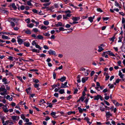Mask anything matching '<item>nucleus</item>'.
<instances>
[{
    "instance_id": "1",
    "label": "nucleus",
    "mask_w": 125,
    "mask_h": 125,
    "mask_svg": "<svg viewBox=\"0 0 125 125\" xmlns=\"http://www.w3.org/2000/svg\"><path fill=\"white\" fill-rule=\"evenodd\" d=\"M1 92L0 93V94L1 95H7V90L4 88H3L1 87L0 88V92Z\"/></svg>"
},
{
    "instance_id": "2",
    "label": "nucleus",
    "mask_w": 125,
    "mask_h": 125,
    "mask_svg": "<svg viewBox=\"0 0 125 125\" xmlns=\"http://www.w3.org/2000/svg\"><path fill=\"white\" fill-rule=\"evenodd\" d=\"M67 83L68 82H65L64 84H63L62 83L60 88H63L66 87H68V86L67 85Z\"/></svg>"
},
{
    "instance_id": "3",
    "label": "nucleus",
    "mask_w": 125,
    "mask_h": 125,
    "mask_svg": "<svg viewBox=\"0 0 125 125\" xmlns=\"http://www.w3.org/2000/svg\"><path fill=\"white\" fill-rule=\"evenodd\" d=\"M56 112H52L51 114V115L54 118H57V117L56 116Z\"/></svg>"
},
{
    "instance_id": "4",
    "label": "nucleus",
    "mask_w": 125,
    "mask_h": 125,
    "mask_svg": "<svg viewBox=\"0 0 125 125\" xmlns=\"http://www.w3.org/2000/svg\"><path fill=\"white\" fill-rule=\"evenodd\" d=\"M18 40L17 41L18 43L20 44H21L22 43L23 41L20 38H19L18 37H17Z\"/></svg>"
},
{
    "instance_id": "5",
    "label": "nucleus",
    "mask_w": 125,
    "mask_h": 125,
    "mask_svg": "<svg viewBox=\"0 0 125 125\" xmlns=\"http://www.w3.org/2000/svg\"><path fill=\"white\" fill-rule=\"evenodd\" d=\"M66 79V77L65 76H63L61 78L59 79L58 80H60L62 82H63V81L65 80Z\"/></svg>"
},
{
    "instance_id": "6",
    "label": "nucleus",
    "mask_w": 125,
    "mask_h": 125,
    "mask_svg": "<svg viewBox=\"0 0 125 125\" xmlns=\"http://www.w3.org/2000/svg\"><path fill=\"white\" fill-rule=\"evenodd\" d=\"M88 78V77H86L85 78H83L82 79V82L83 83H84L86 81V80H87Z\"/></svg>"
},
{
    "instance_id": "7",
    "label": "nucleus",
    "mask_w": 125,
    "mask_h": 125,
    "mask_svg": "<svg viewBox=\"0 0 125 125\" xmlns=\"http://www.w3.org/2000/svg\"><path fill=\"white\" fill-rule=\"evenodd\" d=\"M48 52H49L50 54L55 55V51H53L51 50H50L49 51H48Z\"/></svg>"
},
{
    "instance_id": "8",
    "label": "nucleus",
    "mask_w": 125,
    "mask_h": 125,
    "mask_svg": "<svg viewBox=\"0 0 125 125\" xmlns=\"http://www.w3.org/2000/svg\"><path fill=\"white\" fill-rule=\"evenodd\" d=\"M11 118L13 120H17L19 119V117L16 116H12Z\"/></svg>"
},
{
    "instance_id": "9",
    "label": "nucleus",
    "mask_w": 125,
    "mask_h": 125,
    "mask_svg": "<svg viewBox=\"0 0 125 125\" xmlns=\"http://www.w3.org/2000/svg\"><path fill=\"white\" fill-rule=\"evenodd\" d=\"M55 25L56 27H58L60 26H62V23L60 22H58L57 24H55Z\"/></svg>"
},
{
    "instance_id": "10",
    "label": "nucleus",
    "mask_w": 125,
    "mask_h": 125,
    "mask_svg": "<svg viewBox=\"0 0 125 125\" xmlns=\"http://www.w3.org/2000/svg\"><path fill=\"white\" fill-rule=\"evenodd\" d=\"M74 21H77L78 20L80 19V18L79 17H73L72 19Z\"/></svg>"
},
{
    "instance_id": "11",
    "label": "nucleus",
    "mask_w": 125,
    "mask_h": 125,
    "mask_svg": "<svg viewBox=\"0 0 125 125\" xmlns=\"http://www.w3.org/2000/svg\"><path fill=\"white\" fill-rule=\"evenodd\" d=\"M89 119L88 117H85L84 118V120H86L87 121V123L89 124V125H90L91 124V122H90L89 121Z\"/></svg>"
},
{
    "instance_id": "12",
    "label": "nucleus",
    "mask_w": 125,
    "mask_h": 125,
    "mask_svg": "<svg viewBox=\"0 0 125 125\" xmlns=\"http://www.w3.org/2000/svg\"><path fill=\"white\" fill-rule=\"evenodd\" d=\"M24 45L26 47H28L30 46V44L28 42H25L24 43Z\"/></svg>"
},
{
    "instance_id": "13",
    "label": "nucleus",
    "mask_w": 125,
    "mask_h": 125,
    "mask_svg": "<svg viewBox=\"0 0 125 125\" xmlns=\"http://www.w3.org/2000/svg\"><path fill=\"white\" fill-rule=\"evenodd\" d=\"M100 95H97V96H94V100H98L99 98Z\"/></svg>"
},
{
    "instance_id": "14",
    "label": "nucleus",
    "mask_w": 125,
    "mask_h": 125,
    "mask_svg": "<svg viewBox=\"0 0 125 125\" xmlns=\"http://www.w3.org/2000/svg\"><path fill=\"white\" fill-rule=\"evenodd\" d=\"M119 75L120 76V77L121 78H123V77L124 76V75L122 74V73L120 71L119 72Z\"/></svg>"
},
{
    "instance_id": "15",
    "label": "nucleus",
    "mask_w": 125,
    "mask_h": 125,
    "mask_svg": "<svg viewBox=\"0 0 125 125\" xmlns=\"http://www.w3.org/2000/svg\"><path fill=\"white\" fill-rule=\"evenodd\" d=\"M2 38L3 39H9L10 38H8V36H5L4 35H2Z\"/></svg>"
},
{
    "instance_id": "16",
    "label": "nucleus",
    "mask_w": 125,
    "mask_h": 125,
    "mask_svg": "<svg viewBox=\"0 0 125 125\" xmlns=\"http://www.w3.org/2000/svg\"><path fill=\"white\" fill-rule=\"evenodd\" d=\"M59 93L61 94H62L64 93V89H60L59 91Z\"/></svg>"
},
{
    "instance_id": "17",
    "label": "nucleus",
    "mask_w": 125,
    "mask_h": 125,
    "mask_svg": "<svg viewBox=\"0 0 125 125\" xmlns=\"http://www.w3.org/2000/svg\"><path fill=\"white\" fill-rule=\"evenodd\" d=\"M34 24H33V23H30V24H28L27 26L30 27V28H31L33 26H34Z\"/></svg>"
},
{
    "instance_id": "18",
    "label": "nucleus",
    "mask_w": 125,
    "mask_h": 125,
    "mask_svg": "<svg viewBox=\"0 0 125 125\" xmlns=\"http://www.w3.org/2000/svg\"><path fill=\"white\" fill-rule=\"evenodd\" d=\"M115 34H115L114 35V36L112 38H110V40L111 41H112L113 42L114 41V40L115 38Z\"/></svg>"
},
{
    "instance_id": "19",
    "label": "nucleus",
    "mask_w": 125,
    "mask_h": 125,
    "mask_svg": "<svg viewBox=\"0 0 125 125\" xmlns=\"http://www.w3.org/2000/svg\"><path fill=\"white\" fill-rule=\"evenodd\" d=\"M37 39H43V37L42 35H39L37 36Z\"/></svg>"
},
{
    "instance_id": "20",
    "label": "nucleus",
    "mask_w": 125,
    "mask_h": 125,
    "mask_svg": "<svg viewBox=\"0 0 125 125\" xmlns=\"http://www.w3.org/2000/svg\"><path fill=\"white\" fill-rule=\"evenodd\" d=\"M99 49L98 50V51L99 52H101L104 49L102 47H101V46H99Z\"/></svg>"
},
{
    "instance_id": "21",
    "label": "nucleus",
    "mask_w": 125,
    "mask_h": 125,
    "mask_svg": "<svg viewBox=\"0 0 125 125\" xmlns=\"http://www.w3.org/2000/svg\"><path fill=\"white\" fill-rule=\"evenodd\" d=\"M90 22H91L92 23L93 21V19L92 17H89L88 18Z\"/></svg>"
},
{
    "instance_id": "22",
    "label": "nucleus",
    "mask_w": 125,
    "mask_h": 125,
    "mask_svg": "<svg viewBox=\"0 0 125 125\" xmlns=\"http://www.w3.org/2000/svg\"><path fill=\"white\" fill-rule=\"evenodd\" d=\"M11 6L14 9H17V7H16L15 3H13L12 4Z\"/></svg>"
},
{
    "instance_id": "23",
    "label": "nucleus",
    "mask_w": 125,
    "mask_h": 125,
    "mask_svg": "<svg viewBox=\"0 0 125 125\" xmlns=\"http://www.w3.org/2000/svg\"><path fill=\"white\" fill-rule=\"evenodd\" d=\"M109 76L108 75V74L106 73V79H105V81H107L109 79Z\"/></svg>"
},
{
    "instance_id": "24",
    "label": "nucleus",
    "mask_w": 125,
    "mask_h": 125,
    "mask_svg": "<svg viewBox=\"0 0 125 125\" xmlns=\"http://www.w3.org/2000/svg\"><path fill=\"white\" fill-rule=\"evenodd\" d=\"M63 19H65L67 20L68 19V17L66 16V15H63Z\"/></svg>"
},
{
    "instance_id": "25",
    "label": "nucleus",
    "mask_w": 125,
    "mask_h": 125,
    "mask_svg": "<svg viewBox=\"0 0 125 125\" xmlns=\"http://www.w3.org/2000/svg\"><path fill=\"white\" fill-rule=\"evenodd\" d=\"M43 23L45 25H47L49 24V22L48 21H45L43 22Z\"/></svg>"
},
{
    "instance_id": "26",
    "label": "nucleus",
    "mask_w": 125,
    "mask_h": 125,
    "mask_svg": "<svg viewBox=\"0 0 125 125\" xmlns=\"http://www.w3.org/2000/svg\"><path fill=\"white\" fill-rule=\"evenodd\" d=\"M120 80L118 79H117L115 81V83H114V84L115 85H116V83H119V81H120Z\"/></svg>"
},
{
    "instance_id": "27",
    "label": "nucleus",
    "mask_w": 125,
    "mask_h": 125,
    "mask_svg": "<svg viewBox=\"0 0 125 125\" xmlns=\"http://www.w3.org/2000/svg\"><path fill=\"white\" fill-rule=\"evenodd\" d=\"M31 88L30 87H29L28 89H26V91L27 92V93L28 94L29 92H30L31 90Z\"/></svg>"
},
{
    "instance_id": "28",
    "label": "nucleus",
    "mask_w": 125,
    "mask_h": 125,
    "mask_svg": "<svg viewBox=\"0 0 125 125\" xmlns=\"http://www.w3.org/2000/svg\"><path fill=\"white\" fill-rule=\"evenodd\" d=\"M72 114H75V111H73V112L70 111V112H69L68 113V114L69 115Z\"/></svg>"
},
{
    "instance_id": "29",
    "label": "nucleus",
    "mask_w": 125,
    "mask_h": 125,
    "mask_svg": "<svg viewBox=\"0 0 125 125\" xmlns=\"http://www.w3.org/2000/svg\"><path fill=\"white\" fill-rule=\"evenodd\" d=\"M106 115L107 116L108 115H110V116H112V115L110 113V112H106Z\"/></svg>"
},
{
    "instance_id": "30",
    "label": "nucleus",
    "mask_w": 125,
    "mask_h": 125,
    "mask_svg": "<svg viewBox=\"0 0 125 125\" xmlns=\"http://www.w3.org/2000/svg\"><path fill=\"white\" fill-rule=\"evenodd\" d=\"M25 32L26 33L28 34H30L31 33L30 31L29 30H26L25 31Z\"/></svg>"
},
{
    "instance_id": "31",
    "label": "nucleus",
    "mask_w": 125,
    "mask_h": 125,
    "mask_svg": "<svg viewBox=\"0 0 125 125\" xmlns=\"http://www.w3.org/2000/svg\"><path fill=\"white\" fill-rule=\"evenodd\" d=\"M35 47L36 48L39 49L40 50H41L42 48L39 45L37 44H36Z\"/></svg>"
},
{
    "instance_id": "32",
    "label": "nucleus",
    "mask_w": 125,
    "mask_h": 125,
    "mask_svg": "<svg viewBox=\"0 0 125 125\" xmlns=\"http://www.w3.org/2000/svg\"><path fill=\"white\" fill-rule=\"evenodd\" d=\"M6 75L7 76L8 75H9L10 76H13L11 74V72H8V73H7L6 74Z\"/></svg>"
},
{
    "instance_id": "33",
    "label": "nucleus",
    "mask_w": 125,
    "mask_h": 125,
    "mask_svg": "<svg viewBox=\"0 0 125 125\" xmlns=\"http://www.w3.org/2000/svg\"><path fill=\"white\" fill-rule=\"evenodd\" d=\"M32 11L34 13L37 14L38 13V11L36 9H33L32 10Z\"/></svg>"
},
{
    "instance_id": "34",
    "label": "nucleus",
    "mask_w": 125,
    "mask_h": 125,
    "mask_svg": "<svg viewBox=\"0 0 125 125\" xmlns=\"http://www.w3.org/2000/svg\"><path fill=\"white\" fill-rule=\"evenodd\" d=\"M108 86H109V88L110 89L114 87V85H113V84H110L108 85Z\"/></svg>"
},
{
    "instance_id": "35",
    "label": "nucleus",
    "mask_w": 125,
    "mask_h": 125,
    "mask_svg": "<svg viewBox=\"0 0 125 125\" xmlns=\"http://www.w3.org/2000/svg\"><path fill=\"white\" fill-rule=\"evenodd\" d=\"M39 86V84L38 83H35L34 85V87L36 88H38Z\"/></svg>"
},
{
    "instance_id": "36",
    "label": "nucleus",
    "mask_w": 125,
    "mask_h": 125,
    "mask_svg": "<svg viewBox=\"0 0 125 125\" xmlns=\"http://www.w3.org/2000/svg\"><path fill=\"white\" fill-rule=\"evenodd\" d=\"M47 28L45 26H42L41 27V29H43L44 30H45L46 29H47Z\"/></svg>"
},
{
    "instance_id": "37",
    "label": "nucleus",
    "mask_w": 125,
    "mask_h": 125,
    "mask_svg": "<svg viewBox=\"0 0 125 125\" xmlns=\"http://www.w3.org/2000/svg\"><path fill=\"white\" fill-rule=\"evenodd\" d=\"M21 118L23 120L25 119V118L23 114H22L21 115Z\"/></svg>"
},
{
    "instance_id": "38",
    "label": "nucleus",
    "mask_w": 125,
    "mask_h": 125,
    "mask_svg": "<svg viewBox=\"0 0 125 125\" xmlns=\"http://www.w3.org/2000/svg\"><path fill=\"white\" fill-rule=\"evenodd\" d=\"M49 104V105L48 106H47L46 107L47 108L48 107H49L50 108H52V104L51 103L47 104Z\"/></svg>"
},
{
    "instance_id": "39",
    "label": "nucleus",
    "mask_w": 125,
    "mask_h": 125,
    "mask_svg": "<svg viewBox=\"0 0 125 125\" xmlns=\"http://www.w3.org/2000/svg\"><path fill=\"white\" fill-rule=\"evenodd\" d=\"M62 18V15H59L57 17V20H60V19H61Z\"/></svg>"
},
{
    "instance_id": "40",
    "label": "nucleus",
    "mask_w": 125,
    "mask_h": 125,
    "mask_svg": "<svg viewBox=\"0 0 125 125\" xmlns=\"http://www.w3.org/2000/svg\"><path fill=\"white\" fill-rule=\"evenodd\" d=\"M79 111L80 113H82L83 112V110L82 108L79 107L78 108Z\"/></svg>"
},
{
    "instance_id": "41",
    "label": "nucleus",
    "mask_w": 125,
    "mask_h": 125,
    "mask_svg": "<svg viewBox=\"0 0 125 125\" xmlns=\"http://www.w3.org/2000/svg\"><path fill=\"white\" fill-rule=\"evenodd\" d=\"M43 34L46 36H49L50 34L48 33H43Z\"/></svg>"
},
{
    "instance_id": "42",
    "label": "nucleus",
    "mask_w": 125,
    "mask_h": 125,
    "mask_svg": "<svg viewBox=\"0 0 125 125\" xmlns=\"http://www.w3.org/2000/svg\"><path fill=\"white\" fill-rule=\"evenodd\" d=\"M17 77L22 82H23V81L22 80V78L19 76H17Z\"/></svg>"
},
{
    "instance_id": "43",
    "label": "nucleus",
    "mask_w": 125,
    "mask_h": 125,
    "mask_svg": "<svg viewBox=\"0 0 125 125\" xmlns=\"http://www.w3.org/2000/svg\"><path fill=\"white\" fill-rule=\"evenodd\" d=\"M80 100H81L82 101H83L84 99V96H82L80 98Z\"/></svg>"
},
{
    "instance_id": "44",
    "label": "nucleus",
    "mask_w": 125,
    "mask_h": 125,
    "mask_svg": "<svg viewBox=\"0 0 125 125\" xmlns=\"http://www.w3.org/2000/svg\"><path fill=\"white\" fill-rule=\"evenodd\" d=\"M25 21L27 22V23H29L30 22V19L29 18H28L26 19Z\"/></svg>"
},
{
    "instance_id": "45",
    "label": "nucleus",
    "mask_w": 125,
    "mask_h": 125,
    "mask_svg": "<svg viewBox=\"0 0 125 125\" xmlns=\"http://www.w3.org/2000/svg\"><path fill=\"white\" fill-rule=\"evenodd\" d=\"M119 4L116 1H115V5L117 6H119Z\"/></svg>"
},
{
    "instance_id": "46",
    "label": "nucleus",
    "mask_w": 125,
    "mask_h": 125,
    "mask_svg": "<svg viewBox=\"0 0 125 125\" xmlns=\"http://www.w3.org/2000/svg\"><path fill=\"white\" fill-rule=\"evenodd\" d=\"M33 31L35 32H37L38 31V30L37 28H35L33 29Z\"/></svg>"
},
{
    "instance_id": "47",
    "label": "nucleus",
    "mask_w": 125,
    "mask_h": 125,
    "mask_svg": "<svg viewBox=\"0 0 125 125\" xmlns=\"http://www.w3.org/2000/svg\"><path fill=\"white\" fill-rule=\"evenodd\" d=\"M51 3L50 2L49 3H45L44 4H43V5L44 6H47L49 5Z\"/></svg>"
},
{
    "instance_id": "48",
    "label": "nucleus",
    "mask_w": 125,
    "mask_h": 125,
    "mask_svg": "<svg viewBox=\"0 0 125 125\" xmlns=\"http://www.w3.org/2000/svg\"><path fill=\"white\" fill-rule=\"evenodd\" d=\"M122 49V51L124 52L125 49V44H124L123 45Z\"/></svg>"
},
{
    "instance_id": "49",
    "label": "nucleus",
    "mask_w": 125,
    "mask_h": 125,
    "mask_svg": "<svg viewBox=\"0 0 125 125\" xmlns=\"http://www.w3.org/2000/svg\"><path fill=\"white\" fill-rule=\"evenodd\" d=\"M97 10L98 11L100 12H102L103 11L100 8L97 9Z\"/></svg>"
},
{
    "instance_id": "50",
    "label": "nucleus",
    "mask_w": 125,
    "mask_h": 125,
    "mask_svg": "<svg viewBox=\"0 0 125 125\" xmlns=\"http://www.w3.org/2000/svg\"><path fill=\"white\" fill-rule=\"evenodd\" d=\"M125 22V19L124 18H122V24H124Z\"/></svg>"
},
{
    "instance_id": "51",
    "label": "nucleus",
    "mask_w": 125,
    "mask_h": 125,
    "mask_svg": "<svg viewBox=\"0 0 125 125\" xmlns=\"http://www.w3.org/2000/svg\"><path fill=\"white\" fill-rule=\"evenodd\" d=\"M13 57L12 56H10L8 58V59H9V60H11L12 61H13Z\"/></svg>"
},
{
    "instance_id": "52",
    "label": "nucleus",
    "mask_w": 125,
    "mask_h": 125,
    "mask_svg": "<svg viewBox=\"0 0 125 125\" xmlns=\"http://www.w3.org/2000/svg\"><path fill=\"white\" fill-rule=\"evenodd\" d=\"M31 71H32V72H37L38 71V70L37 69H33L30 70Z\"/></svg>"
},
{
    "instance_id": "53",
    "label": "nucleus",
    "mask_w": 125,
    "mask_h": 125,
    "mask_svg": "<svg viewBox=\"0 0 125 125\" xmlns=\"http://www.w3.org/2000/svg\"><path fill=\"white\" fill-rule=\"evenodd\" d=\"M103 19L104 21H106L108 20L109 18L108 17L105 18V17H103Z\"/></svg>"
},
{
    "instance_id": "54",
    "label": "nucleus",
    "mask_w": 125,
    "mask_h": 125,
    "mask_svg": "<svg viewBox=\"0 0 125 125\" xmlns=\"http://www.w3.org/2000/svg\"><path fill=\"white\" fill-rule=\"evenodd\" d=\"M54 8V7L53 6H52L50 8L48 9V10H51L52 12H53V11H52V9H53Z\"/></svg>"
},
{
    "instance_id": "55",
    "label": "nucleus",
    "mask_w": 125,
    "mask_h": 125,
    "mask_svg": "<svg viewBox=\"0 0 125 125\" xmlns=\"http://www.w3.org/2000/svg\"><path fill=\"white\" fill-rule=\"evenodd\" d=\"M25 6L23 5H22L20 7V9L21 10H23L25 9Z\"/></svg>"
},
{
    "instance_id": "56",
    "label": "nucleus",
    "mask_w": 125,
    "mask_h": 125,
    "mask_svg": "<svg viewBox=\"0 0 125 125\" xmlns=\"http://www.w3.org/2000/svg\"><path fill=\"white\" fill-rule=\"evenodd\" d=\"M27 5L29 6H31L32 4L31 3V1H28L27 2Z\"/></svg>"
},
{
    "instance_id": "57",
    "label": "nucleus",
    "mask_w": 125,
    "mask_h": 125,
    "mask_svg": "<svg viewBox=\"0 0 125 125\" xmlns=\"http://www.w3.org/2000/svg\"><path fill=\"white\" fill-rule=\"evenodd\" d=\"M11 25L12 27H14L15 26V25L14 23L12 22H10Z\"/></svg>"
},
{
    "instance_id": "58",
    "label": "nucleus",
    "mask_w": 125,
    "mask_h": 125,
    "mask_svg": "<svg viewBox=\"0 0 125 125\" xmlns=\"http://www.w3.org/2000/svg\"><path fill=\"white\" fill-rule=\"evenodd\" d=\"M59 30L60 31H63L65 30L64 29V28L62 27H60L59 28Z\"/></svg>"
},
{
    "instance_id": "59",
    "label": "nucleus",
    "mask_w": 125,
    "mask_h": 125,
    "mask_svg": "<svg viewBox=\"0 0 125 125\" xmlns=\"http://www.w3.org/2000/svg\"><path fill=\"white\" fill-rule=\"evenodd\" d=\"M41 102H42V104H43V103H45V102L44 100L43 99H41L40 101V103Z\"/></svg>"
},
{
    "instance_id": "60",
    "label": "nucleus",
    "mask_w": 125,
    "mask_h": 125,
    "mask_svg": "<svg viewBox=\"0 0 125 125\" xmlns=\"http://www.w3.org/2000/svg\"><path fill=\"white\" fill-rule=\"evenodd\" d=\"M109 98V96H106L104 97V99L106 100H107Z\"/></svg>"
},
{
    "instance_id": "61",
    "label": "nucleus",
    "mask_w": 125,
    "mask_h": 125,
    "mask_svg": "<svg viewBox=\"0 0 125 125\" xmlns=\"http://www.w3.org/2000/svg\"><path fill=\"white\" fill-rule=\"evenodd\" d=\"M3 110L4 112L6 113L8 112L9 111L8 110L7 108L3 109Z\"/></svg>"
},
{
    "instance_id": "62",
    "label": "nucleus",
    "mask_w": 125,
    "mask_h": 125,
    "mask_svg": "<svg viewBox=\"0 0 125 125\" xmlns=\"http://www.w3.org/2000/svg\"><path fill=\"white\" fill-rule=\"evenodd\" d=\"M66 16L68 17H70L72 16V14L70 13H67Z\"/></svg>"
},
{
    "instance_id": "63",
    "label": "nucleus",
    "mask_w": 125,
    "mask_h": 125,
    "mask_svg": "<svg viewBox=\"0 0 125 125\" xmlns=\"http://www.w3.org/2000/svg\"><path fill=\"white\" fill-rule=\"evenodd\" d=\"M53 76L54 79H55L56 76V74L55 72H54L53 73Z\"/></svg>"
},
{
    "instance_id": "64",
    "label": "nucleus",
    "mask_w": 125,
    "mask_h": 125,
    "mask_svg": "<svg viewBox=\"0 0 125 125\" xmlns=\"http://www.w3.org/2000/svg\"><path fill=\"white\" fill-rule=\"evenodd\" d=\"M54 96L58 97V93H55L54 94Z\"/></svg>"
}]
</instances>
